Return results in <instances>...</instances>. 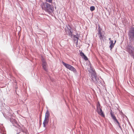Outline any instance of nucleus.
I'll return each instance as SVG.
<instances>
[{"label": "nucleus", "instance_id": "obj_1", "mask_svg": "<svg viewBox=\"0 0 134 134\" xmlns=\"http://www.w3.org/2000/svg\"><path fill=\"white\" fill-rule=\"evenodd\" d=\"M41 5L42 9L48 13H51L54 10L53 5L46 2H43Z\"/></svg>", "mask_w": 134, "mask_h": 134}, {"label": "nucleus", "instance_id": "obj_2", "mask_svg": "<svg viewBox=\"0 0 134 134\" xmlns=\"http://www.w3.org/2000/svg\"><path fill=\"white\" fill-rule=\"evenodd\" d=\"M129 39L131 41H134V27H131L128 32Z\"/></svg>", "mask_w": 134, "mask_h": 134}, {"label": "nucleus", "instance_id": "obj_3", "mask_svg": "<svg viewBox=\"0 0 134 134\" xmlns=\"http://www.w3.org/2000/svg\"><path fill=\"white\" fill-rule=\"evenodd\" d=\"M62 63L63 65L67 69H69L70 70L73 71L74 72H76V69L72 66L68 64L65 63L63 61L62 62Z\"/></svg>", "mask_w": 134, "mask_h": 134}, {"label": "nucleus", "instance_id": "obj_4", "mask_svg": "<svg viewBox=\"0 0 134 134\" xmlns=\"http://www.w3.org/2000/svg\"><path fill=\"white\" fill-rule=\"evenodd\" d=\"M128 52L132 56H134V46L133 45H129L127 47Z\"/></svg>", "mask_w": 134, "mask_h": 134}, {"label": "nucleus", "instance_id": "obj_5", "mask_svg": "<svg viewBox=\"0 0 134 134\" xmlns=\"http://www.w3.org/2000/svg\"><path fill=\"white\" fill-rule=\"evenodd\" d=\"M97 111L98 113L103 117H104L105 115L102 109V107L99 104L97 105Z\"/></svg>", "mask_w": 134, "mask_h": 134}, {"label": "nucleus", "instance_id": "obj_6", "mask_svg": "<svg viewBox=\"0 0 134 134\" xmlns=\"http://www.w3.org/2000/svg\"><path fill=\"white\" fill-rule=\"evenodd\" d=\"M42 67L46 71H47V64L45 60L43 59L42 60Z\"/></svg>", "mask_w": 134, "mask_h": 134}, {"label": "nucleus", "instance_id": "obj_7", "mask_svg": "<svg viewBox=\"0 0 134 134\" xmlns=\"http://www.w3.org/2000/svg\"><path fill=\"white\" fill-rule=\"evenodd\" d=\"M110 114L112 118L114 120V121H115L117 123L118 125H120V124L119 122L118 121L116 117L114 115V114L111 112V111Z\"/></svg>", "mask_w": 134, "mask_h": 134}, {"label": "nucleus", "instance_id": "obj_8", "mask_svg": "<svg viewBox=\"0 0 134 134\" xmlns=\"http://www.w3.org/2000/svg\"><path fill=\"white\" fill-rule=\"evenodd\" d=\"M65 30L67 34L69 35H70L72 34L71 29L70 26L66 27L65 28Z\"/></svg>", "mask_w": 134, "mask_h": 134}, {"label": "nucleus", "instance_id": "obj_9", "mask_svg": "<svg viewBox=\"0 0 134 134\" xmlns=\"http://www.w3.org/2000/svg\"><path fill=\"white\" fill-rule=\"evenodd\" d=\"M113 42V41H111L109 42V43L110 44L109 47L110 48V49L111 51V49L114 47L115 45L114 44Z\"/></svg>", "mask_w": 134, "mask_h": 134}, {"label": "nucleus", "instance_id": "obj_10", "mask_svg": "<svg viewBox=\"0 0 134 134\" xmlns=\"http://www.w3.org/2000/svg\"><path fill=\"white\" fill-rule=\"evenodd\" d=\"M49 119L45 118L43 122V126L45 127H46V125L47 124L48 122Z\"/></svg>", "mask_w": 134, "mask_h": 134}, {"label": "nucleus", "instance_id": "obj_11", "mask_svg": "<svg viewBox=\"0 0 134 134\" xmlns=\"http://www.w3.org/2000/svg\"><path fill=\"white\" fill-rule=\"evenodd\" d=\"M92 80L94 81H97V77L95 74H93L92 75Z\"/></svg>", "mask_w": 134, "mask_h": 134}, {"label": "nucleus", "instance_id": "obj_12", "mask_svg": "<svg viewBox=\"0 0 134 134\" xmlns=\"http://www.w3.org/2000/svg\"><path fill=\"white\" fill-rule=\"evenodd\" d=\"M49 113L48 110L47 111L45 114V118L49 119Z\"/></svg>", "mask_w": 134, "mask_h": 134}, {"label": "nucleus", "instance_id": "obj_13", "mask_svg": "<svg viewBox=\"0 0 134 134\" xmlns=\"http://www.w3.org/2000/svg\"><path fill=\"white\" fill-rule=\"evenodd\" d=\"M99 38L101 40L103 39V37L100 30H99L98 33Z\"/></svg>", "mask_w": 134, "mask_h": 134}, {"label": "nucleus", "instance_id": "obj_14", "mask_svg": "<svg viewBox=\"0 0 134 134\" xmlns=\"http://www.w3.org/2000/svg\"><path fill=\"white\" fill-rule=\"evenodd\" d=\"M95 7L93 6H91L90 7V10L92 11L94 10H95Z\"/></svg>", "mask_w": 134, "mask_h": 134}, {"label": "nucleus", "instance_id": "obj_15", "mask_svg": "<svg viewBox=\"0 0 134 134\" xmlns=\"http://www.w3.org/2000/svg\"><path fill=\"white\" fill-rule=\"evenodd\" d=\"M80 55L81 56L82 58L83 57V56H84V55H85L84 53L82 52H81L80 53Z\"/></svg>", "mask_w": 134, "mask_h": 134}, {"label": "nucleus", "instance_id": "obj_16", "mask_svg": "<svg viewBox=\"0 0 134 134\" xmlns=\"http://www.w3.org/2000/svg\"><path fill=\"white\" fill-rule=\"evenodd\" d=\"M82 58H83L86 60H87L88 59L87 58L85 55H84V56Z\"/></svg>", "mask_w": 134, "mask_h": 134}, {"label": "nucleus", "instance_id": "obj_17", "mask_svg": "<svg viewBox=\"0 0 134 134\" xmlns=\"http://www.w3.org/2000/svg\"><path fill=\"white\" fill-rule=\"evenodd\" d=\"M74 40H76L77 42L78 41V38L76 36H74Z\"/></svg>", "mask_w": 134, "mask_h": 134}, {"label": "nucleus", "instance_id": "obj_18", "mask_svg": "<svg viewBox=\"0 0 134 134\" xmlns=\"http://www.w3.org/2000/svg\"><path fill=\"white\" fill-rule=\"evenodd\" d=\"M53 0H46L47 2L49 3H52V2Z\"/></svg>", "mask_w": 134, "mask_h": 134}, {"label": "nucleus", "instance_id": "obj_19", "mask_svg": "<svg viewBox=\"0 0 134 134\" xmlns=\"http://www.w3.org/2000/svg\"><path fill=\"white\" fill-rule=\"evenodd\" d=\"M109 40L110 41H112V40H111V38H109Z\"/></svg>", "mask_w": 134, "mask_h": 134}, {"label": "nucleus", "instance_id": "obj_20", "mask_svg": "<svg viewBox=\"0 0 134 134\" xmlns=\"http://www.w3.org/2000/svg\"><path fill=\"white\" fill-rule=\"evenodd\" d=\"M116 40H115L114 41V44H115V43H116Z\"/></svg>", "mask_w": 134, "mask_h": 134}, {"label": "nucleus", "instance_id": "obj_21", "mask_svg": "<svg viewBox=\"0 0 134 134\" xmlns=\"http://www.w3.org/2000/svg\"><path fill=\"white\" fill-rule=\"evenodd\" d=\"M5 133H5V132H4V134H5Z\"/></svg>", "mask_w": 134, "mask_h": 134}]
</instances>
